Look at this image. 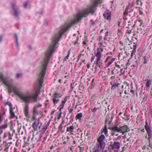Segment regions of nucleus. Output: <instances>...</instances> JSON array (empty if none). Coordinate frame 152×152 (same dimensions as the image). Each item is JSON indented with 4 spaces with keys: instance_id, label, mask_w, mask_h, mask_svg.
I'll list each match as a JSON object with an SVG mask.
<instances>
[{
    "instance_id": "nucleus-1",
    "label": "nucleus",
    "mask_w": 152,
    "mask_h": 152,
    "mask_svg": "<svg viewBox=\"0 0 152 152\" xmlns=\"http://www.w3.org/2000/svg\"><path fill=\"white\" fill-rule=\"evenodd\" d=\"M0 79L8 88L9 93H10L13 92L15 94H18V88L13 85L11 80H9L8 78L4 77L1 72H0Z\"/></svg>"
},
{
    "instance_id": "nucleus-2",
    "label": "nucleus",
    "mask_w": 152,
    "mask_h": 152,
    "mask_svg": "<svg viewBox=\"0 0 152 152\" xmlns=\"http://www.w3.org/2000/svg\"><path fill=\"white\" fill-rule=\"evenodd\" d=\"M109 129L115 132L121 133L122 135H124L126 133L130 131L129 128L126 125L120 126L119 128L117 126H114L109 127Z\"/></svg>"
},
{
    "instance_id": "nucleus-3",
    "label": "nucleus",
    "mask_w": 152,
    "mask_h": 152,
    "mask_svg": "<svg viewBox=\"0 0 152 152\" xmlns=\"http://www.w3.org/2000/svg\"><path fill=\"white\" fill-rule=\"evenodd\" d=\"M11 4L12 8L13 10V15L16 18H18V16L20 14V12L18 10V7L16 6L15 3H12Z\"/></svg>"
},
{
    "instance_id": "nucleus-4",
    "label": "nucleus",
    "mask_w": 152,
    "mask_h": 152,
    "mask_svg": "<svg viewBox=\"0 0 152 152\" xmlns=\"http://www.w3.org/2000/svg\"><path fill=\"white\" fill-rule=\"evenodd\" d=\"M103 15L104 18L109 21L111 20L112 17L111 12L109 10H107L103 14Z\"/></svg>"
},
{
    "instance_id": "nucleus-5",
    "label": "nucleus",
    "mask_w": 152,
    "mask_h": 152,
    "mask_svg": "<svg viewBox=\"0 0 152 152\" xmlns=\"http://www.w3.org/2000/svg\"><path fill=\"white\" fill-rule=\"evenodd\" d=\"M107 123V120L106 119L105 120V123L104 126V128H102V129L101 130V133H104L105 135L107 137L108 136V134L107 133V125H106V124Z\"/></svg>"
},
{
    "instance_id": "nucleus-6",
    "label": "nucleus",
    "mask_w": 152,
    "mask_h": 152,
    "mask_svg": "<svg viewBox=\"0 0 152 152\" xmlns=\"http://www.w3.org/2000/svg\"><path fill=\"white\" fill-rule=\"evenodd\" d=\"M101 58H96V67L95 68L97 67L101 68L102 67V61L101 60ZM96 61H95V62Z\"/></svg>"
},
{
    "instance_id": "nucleus-7",
    "label": "nucleus",
    "mask_w": 152,
    "mask_h": 152,
    "mask_svg": "<svg viewBox=\"0 0 152 152\" xmlns=\"http://www.w3.org/2000/svg\"><path fill=\"white\" fill-rule=\"evenodd\" d=\"M111 147L113 149H118L120 146V143L118 142H114L111 145Z\"/></svg>"
},
{
    "instance_id": "nucleus-8",
    "label": "nucleus",
    "mask_w": 152,
    "mask_h": 152,
    "mask_svg": "<svg viewBox=\"0 0 152 152\" xmlns=\"http://www.w3.org/2000/svg\"><path fill=\"white\" fill-rule=\"evenodd\" d=\"M75 125H72V126H68L66 129V131L67 132H69L70 134L74 135V130L75 129Z\"/></svg>"
},
{
    "instance_id": "nucleus-9",
    "label": "nucleus",
    "mask_w": 152,
    "mask_h": 152,
    "mask_svg": "<svg viewBox=\"0 0 152 152\" xmlns=\"http://www.w3.org/2000/svg\"><path fill=\"white\" fill-rule=\"evenodd\" d=\"M42 106V105L40 104L35 105L34 106L33 109V114H37V115H38V109L39 107H41Z\"/></svg>"
},
{
    "instance_id": "nucleus-10",
    "label": "nucleus",
    "mask_w": 152,
    "mask_h": 152,
    "mask_svg": "<svg viewBox=\"0 0 152 152\" xmlns=\"http://www.w3.org/2000/svg\"><path fill=\"white\" fill-rule=\"evenodd\" d=\"M110 84L112 86L111 89L114 90L118 87L120 84L118 82V81H116L115 82L113 83V81H111L110 82Z\"/></svg>"
},
{
    "instance_id": "nucleus-11",
    "label": "nucleus",
    "mask_w": 152,
    "mask_h": 152,
    "mask_svg": "<svg viewBox=\"0 0 152 152\" xmlns=\"http://www.w3.org/2000/svg\"><path fill=\"white\" fill-rule=\"evenodd\" d=\"M145 128L147 131V133L148 134V136H149V135L151 134V128L150 126L148 124V123L147 121L145 122Z\"/></svg>"
},
{
    "instance_id": "nucleus-12",
    "label": "nucleus",
    "mask_w": 152,
    "mask_h": 152,
    "mask_svg": "<svg viewBox=\"0 0 152 152\" xmlns=\"http://www.w3.org/2000/svg\"><path fill=\"white\" fill-rule=\"evenodd\" d=\"M8 126L7 124L6 123H4V124L0 126V135L3 132V129L6 128Z\"/></svg>"
},
{
    "instance_id": "nucleus-13",
    "label": "nucleus",
    "mask_w": 152,
    "mask_h": 152,
    "mask_svg": "<svg viewBox=\"0 0 152 152\" xmlns=\"http://www.w3.org/2000/svg\"><path fill=\"white\" fill-rule=\"evenodd\" d=\"M96 145H98V148L99 146H100L101 148L102 149H104L105 146V143L104 142H99L98 143L97 142Z\"/></svg>"
},
{
    "instance_id": "nucleus-14",
    "label": "nucleus",
    "mask_w": 152,
    "mask_h": 152,
    "mask_svg": "<svg viewBox=\"0 0 152 152\" xmlns=\"http://www.w3.org/2000/svg\"><path fill=\"white\" fill-rule=\"evenodd\" d=\"M95 54L97 58H101L102 57L101 52L100 50H99V49H97L96 52L95 53Z\"/></svg>"
},
{
    "instance_id": "nucleus-15",
    "label": "nucleus",
    "mask_w": 152,
    "mask_h": 152,
    "mask_svg": "<svg viewBox=\"0 0 152 152\" xmlns=\"http://www.w3.org/2000/svg\"><path fill=\"white\" fill-rule=\"evenodd\" d=\"M134 45H133V50H132V52L131 53V58H132L133 57V55H135V52H136V49L137 48V46L136 45H135L134 43Z\"/></svg>"
},
{
    "instance_id": "nucleus-16",
    "label": "nucleus",
    "mask_w": 152,
    "mask_h": 152,
    "mask_svg": "<svg viewBox=\"0 0 152 152\" xmlns=\"http://www.w3.org/2000/svg\"><path fill=\"white\" fill-rule=\"evenodd\" d=\"M39 123V121H38V123H37L36 121L34 122L32 126L35 131L37 130Z\"/></svg>"
},
{
    "instance_id": "nucleus-17",
    "label": "nucleus",
    "mask_w": 152,
    "mask_h": 152,
    "mask_svg": "<svg viewBox=\"0 0 152 152\" xmlns=\"http://www.w3.org/2000/svg\"><path fill=\"white\" fill-rule=\"evenodd\" d=\"M105 137L103 134L101 135L98 138L97 141L99 142H104L103 140L104 139Z\"/></svg>"
},
{
    "instance_id": "nucleus-18",
    "label": "nucleus",
    "mask_w": 152,
    "mask_h": 152,
    "mask_svg": "<svg viewBox=\"0 0 152 152\" xmlns=\"http://www.w3.org/2000/svg\"><path fill=\"white\" fill-rule=\"evenodd\" d=\"M53 101L54 104L55 105L58 102H59L60 99L53 96Z\"/></svg>"
},
{
    "instance_id": "nucleus-19",
    "label": "nucleus",
    "mask_w": 152,
    "mask_h": 152,
    "mask_svg": "<svg viewBox=\"0 0 152 152\" xmlns=\"http://www.w3.org/2000/svg\"><path fill=\"white\" fill-rule=\"evenodd\" d=\"M83 116V114L81 113H80L78 114L75 117V118L76 120L79 119L80 120Z\"/></svg>"
},
{
    "instance_id": "nucleus-20",
    "label": "nucleus",
    "mask_w": 152,
    "mask_h": 152,
    "mask_svg": "<svg viewBox=\"0 0 152 152\" xmlns=\"http://www.w3.org/2000/svg\"><path fill=\"white\" fill-rule=\"evenodd\" d=\"M142 60L143 61V63L144 64H146L148 61V60L146 56L143 57L142 59Z\"/></svg>"
},
{
    "instance_id": "nucleus-21",
    "label": "nucleus",
    "mask_w": 152,
    "mask_h": 152,
    "mask_svg": "<svg viewBox=\"0 0 152 152\" xmlns=\"http://www.w3.org/2000/svg\"><path fill=\"white\" fill-rule=\"evenodd\" d=\"M10 110L11 118H14L15 117V114L13 112V109H10Z\"/></svg>"
},
{
    "instance_id": "nucleus-22",
    "label": "nucleus",
    "mask_w": 152,
    "mask_h": 152,
    "mask_svg": "<svg viewBox=\"0 0 152 152\" xmlns=\"http://www.w3.org/2000/svg\"><path fill=\"white\" fill-rule=\"evenodd\" d=\"M61 96L62 95L61 94L59 93H56L54 94L53 96L55 98L58 99V98L61 97Z\"/></svg>"
},
{
    "instance_id": "nucleus-23",
    "label": "nucleus",
    "mask_w": 152,
    "mask_h": 152,
    "mask_svg": "<svg viewBox=\"0 0 152 152\" xmlns=\"http://www.w3.org/2000/svg\"><path fill=\"white\" fill-rule=\"evenodd\" d=\"M151 84V81L149 80H148L147 81V82L146 83V87L148 88H149Z\"/></svg>"
},
{
    "instance_id": "nucleus-24",
    "label": "nucleus",
    "mask_w": 152,
    "mask_h": 152,
    "mask_svg": "<svg viewBox=\"0 0 152 152\" xmlns=\"http://www.w3.org/2000/svg\"><path fill=\"white\" fill-rule=\"evenodd\" d=\"M128 7H126V9H125L124 13L123 15L124 16H126L128 14Z\"/></svg>"
},
{
    "instance_id": "nucleus-25",
    "label": "nucleus",
    "mask_w": 152,
    "mask_h": 152,
    "mask_svg": "<svg viewBox=\"0 0 152 152\" xmlns=\"http://www.w3.org/2000/svg\"><path fill=\"white\" fill-rule=\"evenodd\" d=\"M115 58H113L111 59V60L108 62V63L107 64V66H108L111 65L114 62Z\"/></svg>"
},
{
    "instance_id": "nucleus-26",
    "label": "nucleus",
    "mask_w": 152,
    "mask_h": 152,
    "mask_svg": "<svg viewBox=\"0 0 152 152\" xmlns=\"http://www.w3.org/2000/svg\"><path fill=\"white\" fill-rule=\"evenodd\" d=\"M134 5V3L133 1H131L129 2V5L127 6L126 7H128V9L132 8Z\"/></svg>"
},
{
    "instance_id": "nucleus-27",
    "label": "nucleus",
    "mask_w": 152,
    "mask_h": 152,
    "mask_svg": "<svg viewBox=\"0 0 152 152\" xmlns=\"http://www.w3.org/2000/svg\"><path fill=\"white\" fill-rule=\"evenodd\" d=\"M79 39V37H76V39L74 41V45H75L78 46V40Z\"/></svg>"
},
{
    "instance_id": "nucleus-28",
    "label": "nucleus",
    "mask_w": 152,
    "mask_h": 152,
    "mask_svg": "<svg viewBox=\"0 0 152 152\" xmlns=\"http://www.w3.org/2000/svg\"><path fill=\"white\" fill-rule=\"evenodd\" d=\"M64 121H63L61 124H60L59 126L58 127V129L60 130H61L63 128L62 125L64 124Z\"/></svg>"
},
{
    "instance_id": "nucleus-29",
    "label": "nucleus",
    "mask_w": 152,
    "mask_h": 152,
    "mask_svg": "<svg viewBox=\"0 0 152 152\" xmlns=\"http://www.w3.org/2000/svg\"><path fill=\"white\" fill-rule=\"evenodd\" d=\"M100 108L99 107H94V108L92 110V112L93 113H95Z\"/></svg>"
},
{
    "instance_id": "nucleus-30",
    "label": "nucleus",
    "mask_w": 152,
    "mask_h": 152,
    "mask_svg": "<svg viewBox=\"0 0 152 152\" xmlns=\"http://www.w3.org/2000/svg\"><path fill=\"white\" fill-rule=\"evenodd\" d=\"M6 104L9 105L10 109H12V105L11 103H10L9 102H6Z\"/></svg>"
},
{
    "instance_id": "nucleus-31",
    "label": "nucleus",
    "mask_w": 152,
    "mask_h": 152,
    "mask_svg": "<svg viewBox=\"0 0 152 152\" xmlns=\"http://www.w3.org/2000/svg\"><path fill=\"white\" fill-rule=\"evenodd\" d=\"M67 96H66L64 98V99L62 101V103L64 104L67 101Z\"/></svg>"
},
{
    "instance_id": "nucleus-32",
    "label": "nucleus",
    "mask_w": 152,
    "mask_h": 152,
    "mask_svg": "<svg viewBox=\"0 0 152 152\" xmlns=\"http://www.w3.org/2000/svg\"><path fill=\"white\" fill-rule=\"evenodd\" d=\"M69 52H70V50H69V53H68V54H67V55L65 57V58H64V60L65 61H66V60L68 59V58L69 57Z\"/></svg>"
},
{
    "instance_id": "nucleus-33",
    "label": "nucleus",
    "mask_w": 152,
    "mask_h": 152,
    "mask_svg": "<svg viewBox=\"0 0 152 152\" xmlns=\"http://www.w3.org/2000/svg\"><path fill=\"white\" fill-rule=\"evenodd\" d=\"M137 8V7H136ZM139 9V12L140 14L142 15H143V12L141 10V8L140 7H137Z\"/></svg>"
},
{
    "instance_id": "nucleus-34",
    "label": "nucleus",
    "mask_w": 152,
    "mask_h": 152,
    "mask_svg": "<svg viewBox=\"0 0 152 152\" xmlns=\"http://www.w3.org/2000/svg\"><path fill=\"white\" fill-rule=\"evenodd\" d=\"M15 37L16 43L17 46H18V38L17 35L16 34H15Z\"/></svg>"
},
{
    "instance_id": "nucleus-35",
    "label": "nucleus",
    "mask_w": 152,
    "mask_h": 152,
    "mask_svg": "<svg viewBox=\"0 0 152 152\" xmlns=\"http://www.w3.org/2000/svg\"><path fill=\"white\" fill-rule=\"evenodd\" d=\"M94 152H100V151L99 149H96ZM102 152H107V150H105L104 151H102Z\"/></svg>"
},
{
    "instance_id": "nucleus-36",
    "label": "nucleus",
    "mask_w": 152,
    "mask_h": 152,
    "mask_svg": "<svg viewBox=\"0 0 152 152\" xmlns=\"http://www.w3.org/2000/svg\"><path fill=\"white\" fill-rule=\"evenodd\" d=\"M102 35H100L98 37V40L99 41H101V40H102Z\"/></svg>"
},
{
    "instance_id": "nucleus-37",
    "label": "nucleus",
    "mask_w": 152,
    "mask_h": 152,
    "mask_svg": "<svg viewBox=\"0 0 152 152\" xmlns=\"http://www.w3.org/2000/svg\"><path fill=\"white\" fill-rule=\"evenodd\" d=\"M64 105V104H62H62L60 105V107H60V110H59V111H61V110L63 108Z\"/></svg>"
},
{
    "instance_id": "nucleus-38",
    "label": "nucleus",
    "mask_w": 152,
    "mask_h": 152,
    "mask_svg": "<svg viewBox=\"0 0 152 152\" xmlns=\"http://www.w3.org/2000/svg\"><path fill=\"white\" fill-rule=\"evenodd\" d=\"M95 58V57L94 56L93 54H92L91 58V62H92L94 60Z\"/></svg>"
},
{
    "instance_id": "nucleus-39",
    "label": "nucleus",
    "mask_w": 152,
    "mask_h": 152,
    "mask_svg": "<svg viewBox=\"0 0 152 152\" xmlns=\"http://www.w3.org/2000/svg\"><path fill=\"white\" fill-rule=\"evenodd\" d=\"M21 76V74L20 73L17 74L16 75V78H17L20 77Z\"/></svg>"
},
{
    "instance_id": "nucleus-40",
    "label": "nucleus",
    "mask_w": 152,
    "mask_h": 152,
    "mask_svg": "<svg viewBox=\"0 0 152 152\" xmlns=\"http://www.w3.org/2000/svg\"><path fill=\"white\" fill-rule=\"evenodd\" d=\"M37 115V114H33V116L32 117V120L33 121H34L36 120V115Z\"/></svg>"
},
{
    "instance_id": "nucleus-41",
    "label": "nucleus",
    "mask_w": 152,
    "mask_h": 152,
    "mask_svg": "<svg viewBox=\"0 0 152 152\" xmlns=\"http://www.w3.org/2000/svg\"><path fill=\"white\" fill-rule=\"evenodd\" d=\"M3 119V118L2 116V115L0 114V124L1 123Z\"/></svg>"
},
{
    "instance_id": "nucleus-42",
    "label": "nucleus",
    "mask_w": 152,
    "mask_h": 152,
    "mask_svg": "<svg viewBox=\"0 0 152 152\" xmlns=\"http://www.w3.org/2000/svg\"><path fill=\"white\" fill-rule=\"evenodd\" d=\"M73 111V108H71L69 111V114H70L71 113H72Z\"/></svg>"
},
{
    "instance_id": "nucleus-43",
    "label": "nucleus",
    "mask_w": 152,
    "mask_h": 152,
    "mask_svg": "<svg viewBox=\"0 0 152 152\" xmlns=\"http://www.w3.org/2000/svg\"><path fill=\"white\" fill-rule=\"evenodd\" d=\"M138 21L140 23V26H141L143 24V20L140 19Z\"/></svg>"
},
{
    "instance_id": "nucleus-44",
    "label": "nucleus",
    "mask_w": 152,
    "mask_h": 152,
    "mask_svg": "<svg viewBox=\"0 0 152 152\" xmlns=\"http://www.w3.org/2000/svg\"><path fill=\"white\" fill-rule=\"evenodd\" d=\"M99 45H100V47H101L103 45V43L102 41H99Z\"/></svg>"
},
{
    "instance_id": "nucleus-45",
    "label": "nucleus",
    "mask_w": 152,
    "mask_h": 152,
    "mask_svg": "<svg viewBox=\"0 0 152 152\" xmlns=\"http://www.w3.org/2000/svg\"><path fill=\"white\" fill-rule=\"evenodd\" d=\"M27 6V2H26L24 3L23 4V6L24 8H26Z\"/></svg>"
},
{
    "instance_id": "nucleus-46",
    "label": "nucleus",
    "mask_w": 152,
    "mask_h": 152,
    "mask_svg": "<svg viewBox=\"0 0 152 152\" xmlns=\"http://www.w3.org/2000/svg\"><path fill=\"white\" fill-rule=\"evenodd\" d=\"M108 36H109V33L108 31H107L105 34V37H107Z\"/></svg>"
},
{
    "instance_id": "nucleus-47",
    "label": "nucleus",
    "mask_w": 152,
    "mask_h": 152,
    "mask_svg": "<svg viewBox=\"0 0 152 152\" xmlns=\"http://www.w3.org/2000/svg\"><path fill=\"white\" fill-rule=\"evenodd\" d=\"M81 57V54H80V55H79V56H78L77 57V61H78L79 59H80V58Z\"/></svg>"
},
{
    "instance_id": "nucleus-48",
    "label": "nucleus",
    "mask_w": 152,
    "mask_h": 152,
    "mask_svg": "<svg viewBox=\"0 0 152 152\" xmlns=\"http://www.w3.org/2000/svg\"><path fill=\"white\" fill-rule=\"evenodd\" d=\"M97 49H99V50H100V52H102L103 51V49L101 47L99 48H98Z\"/></svg>"
},
{
    "instance_id": "nucleus-49",
    "label": "nucleus",
    "mask_w": 152,
    "mask_h": 152,
    "mask_svg": "<svg viewBox=\"0 0 152 152\" xmlns=\"http://www.w3.org/2000/svg\"><path fill=\"white\" fill-rule=\"evenodd\" d=\"M3 37V36L2 35H0V42H1Z\"/></svg>"
},
{
    "instance_id": "nucleus-50",
    "label": "nucleus",
    "mask_w": 152,
    "mask_h": 152,
    "mask_svg": "<svg viewBox=\"0 0 152 152\" xmlns=\"http://www.w3.org/2000/svg\"><path fill=\"white\" fill-rule=\"evenodd\" d=\"M111 131H112V132L111 133V135L112 136H113L115 134V132L114 131H112V130Z\"/></svg>"
},
{
    "instance_id": "nucleus-51",
    "label": "nucleus",
    "mask_w": 152,
    "mask_h": 152,
    "mask_svg": "<svg viewBox=\"0 0 152 152\" xmlns=\"http://www.w3.org/2000/svg\"><path fill=\"white\" fill-rule=\"evenodd\" d=\"M106 119L107 120V123L106 124V125L107 124H108V125H110V124H111V121H108L107 118H106L105 120Z\"/></svg>"
},
{
    "instance_id": "nucleus-52",
    "label": "nucleus",
    "mask_w": 152,
    "mask_h": 152,
    "mask_svg": "<svg viewBox=\"0 0 152 152\" xmlns=\"http://www.w3.org/2000/svg\"><path fill=\"white\" fill-rule=\"evenodd\" d=\"M123 118L124 120L126 121H128L129 119V118Z\"/></svg>"
},
{
    "instance_id": "nucleus-53",
    "label": "nucleus",
    "mask_w": 152,
    "mask_h": 152,
    "mask_svg": "<svg viewBox=\"0 0 152 152\" xmlns=\"http://www.w3.org/2000/svg\"><path fill=\"white\" fill-rule=\"evenodd\" d=\"M42 129H43V130H44V132H43V133H44L45 132L46 129H47V127H46V128H45V127L43 128Z\"/></svg>"
},
{
    "instance_id": "nucleus-54",
    "label": "nucleus",
    "mask_w": 152,
    "mask_h": 152,
    "mask_svg": "<svg viewBox=\"0 0 152 152\" xmlns=\"http://www.w3.org/2000/svg\"><path fill=\"white\" fill-rule=\"evenodd\" d=\"M115 78V77L114 76H112L110 77V79L112 80H113Z\"/></svg>"
},
{
    "instance_id": "nucleus-55",
    "label": "nucleus",
    "mask_w": 152,
    "mask_h": 152,
    "mask_svg": "<svg viewBox=\"0 0 152 152\" xmlns=\"http://www.w3.org/2000/svg\"><path fill=\"white\" fill-rule=\"evenodd\" d=\"M9 139H10V140H11L12 139V137L11 135V134L10 133H9Z\"/></svg>"
},
{
    "instance_id": "nucleus-56",
    "label": "nucleus",
    "mask_w": 152,
    "mask_h": 152,
    "mask_svg": "<svg viewBox=\"0 0 152 152\" xmlns=\"http://www.w3.org/2000/svg\"><path fill=\"white\" fill-rule=\"evenodd\" d=\"M121 138V136H118V137L116 138V140H119Z\"/></svg>"
},
{
    "instance_id": "nucleus-57",
    "label": "nucleus",
    "mask_w": 152,
    "mask_h": 152,
    "mask_svg": "<svg viewBox=\"0 0 152 152\" xmlns=\"http://www.w3.org/2000/svg\"><path fill=\"white\" fill-rule=\"evenodd\" d=\"M140 1V2L141 4V5H142V3L140 1V0H136V2Z\"/></svg>"
},
{
    "instance_id": "nucleus-58",
    "label": "nucleus",
    "mask_w": 152,
    "mask_h": 152,
    "mask_svg": "<svg viewBox=\"0 0 152 152\" xmlns=\"http://www.w3.org/2000/svg\"><path fill=\"white\" fill-rule=\"evenodd\" d=\"M83 45H85L86 44V40H85L83 42Z\"/></svg>"
},
{
    "instance_id": "nucleus-59",
    "label": "nucleus",
    "mask_w": 152,
    "mask_h": 152,
    "mask_svg": "<svg viewBox=\"0 0 152 152\" xmlns=\"http://www.w3.org/2000/svg\"><path fill=\"white\" fill-rule=\"evenodd\" d=\"M130 92H131V93H132L133 94H134V90H131V91H130Z\"/></svg>"
},
{
    "instance_id": "nucleus-60",
    "label": "nucleus",
    "mask_w": 152,
    "mask_h": 152,
    "mask_svg": "<svg viewBox=\"0 0 152 152\" xmlns=\"http://www.w3.org/2000/svg\"><path fill=\"white\" fill-rule=\"evenodd\" d=\"M127 32L128 33L130 34L132 32V31L131 30H128L127 31Z\"/></svg>"
},
{
    "instance_id": "nucleus-61",
    "label": "nucleus",
    "mask_w": 152,
    "mask_h": 152,
    "mask_svg": "<svg viewBox=\"0 0 152 152\" xmlns=\"http://www.w3.org/2000/svg\"><path fill=\"white\" fill-rule=\"evenodd\" d=\"M6 136H7V134H4V136H3L4 138H5L6 137Z\"/></svg>"
},
{
    "instance_id": "nucleus-62",
    "label": "nucleus",
    "mask_w": 152,
    "mask_h": 152,
    "mask_svg": "<svg viewBox=\"0 0 152 152\" xmlns=\"http://www.w3.org/2000/svg\"><path fill=\"white\" fill-rule=\"evenodd\" d=\"M137 3L138 5L140 4L141 5V4L140 2V1L137 2Z\"/></svg>"
},
{
    "instance_id": "nucleus-63",
    "label": "nucleus",
    "mask_w": 152,
    "mask_h": 152,
    "mask_svg": "<svg viewBox=\"0 0 152 152\" xmlns=\"http://www.w3.org/2000/svg\"><path fill=\"white\" fill-rule=\"evenodd\" d=\"M141 131H142V132H145L144 129V128L142 129L141 130Z\"/></svg>"
},
{
    "instance_id": "nucleus-64",
    "label": "nucleus",
    "mask_w": 152,
    "mask_h": 152,
    "mask_svg": "<svg viewBox=\"0 0 152 152\" xmlns=\"http://www.w3.org/2000/svg\"><path fill=\"white\" fill-rule=\"evenodd\" d=\"M87 67L89 69L90 67V65L89 64H88L87 65Z\"/></svg>"
}]
</instances>
